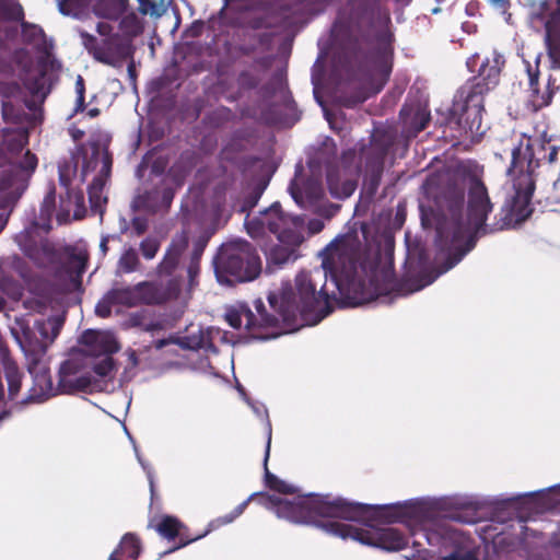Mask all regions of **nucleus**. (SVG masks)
I'll return each mask as SVG.
<instances>
[{
	"label": "nucleus",
	"mask_w": 560,
	"mask_h": 560,
	"mask_svg": "<svg viewBox=\"0 0 560 560\" xmlns=\"http://www.w3.org/2000/svg\"><path fill=\"white\" fill-rule=\"evenodd\" d=\"M261 192H262V189H260V190H258V191H256V192H255L254 197H253V198L250 199V201H249L248 207H254V206L257 203L258 199H259V198H260V196H261Z\"/></svg>",
	"instance_id": "bf43d9fd"
},
{
	"label": "nucleus",
	"mask_w": 560,
	"mask_h": 560,
	"mask_svg": "<svg viewBox=\"0 0 560 560\" xmlns=\"http://www.w3.org/2000/svg\"><path fill=\"white\" fill-rule=\"evenodd\" d=\"M22 37L24 42L33 45L37 49L45 48V34L38 25L23 23Z\"/></svg>",
	"instance_id": "c756f323"
},
{
	"label": "nucleus",
	"mask_w": 560,
	"mask_h": 560,
	"mask_svg": "<svg viewBox=\"0 0 560 560\" xmlns=\"http://www.w3.org/2000/svg\"><path fill=\"white\" fill-rule=\"evenodd\" d=\"M139 287H125L109 291V298L114 299L116 304L132 307L139 305Z\"/></svg>",
	"instance_id": "bb28decb"
},
{
	"label": "nucleus",
	"mask_w": 560,
	"mask_h": 560,
	"mask_svg": "<svg viewBox=\"0 0 560 560\" xmlns=\"http://www.w3.org/2000/svg\"><path fill=\"white\" fill-rule=\"evenodd\" d=\"M541 144L528 142L527 147L513 151V161L506 174L511 187L506 190V200L501 210V219L488 224L487 220L493 210L488 189L482 180L483 167L474 161H465L458 165L457 175L462 186L467 189L466 219L456 218L453 203L463 200V192L455 186L450 187L445 200L450 203L452 215L441 222L436 230V261L441 262L435 276H428L421 283H412L405 294L418 292L456 266L474 247L478 236L512 229L524 222L532 214L530 200L534 183L530 170L536 165L528 150L540 151ZM532 154H534L532 152Z\"/></svg>",
	"instance_id": "7ed1b4c3"
},
{
	"label": "nucleus",
	"mask_w": 560,
	"mask_h": 560,
	"mask_svg": "<svg viewBox=\"0 0 560 560\" xmlns=\"http://www.w3.org/2000/svg\"><path fill=\"white\" fill-rule=\"evenodd\" d=\"M68 201H66L61 198L60 201V211L57 213V220L61 224L66 222L70 214V208L69 205L73 203L75 207L74 209V217L78 219L81 217V212L84 211V197L81 192H71L68 191Z\"/></svg>",
	"instance_id": "a878e982"
},
{
	"label": "nucleus",
	"mask_w": 560,
	"mask_h": 560,
	"mask_svg": "<svg viewBox=\"0 0 560 560\" xmlns=\"http://www.w3.org/2000/svg\"><path fill=\"white\" fill-rule=\"evenodd\" d=\"M530 141V144H533L534 142H538L541 144V149L540 151L538 150H535V154H530V160L533 159L535 161V166L530 170V177H532V180H534V173L536 171V168L539 166L540 164V161L542 160H547L549 163H553L556 162L557 160V155H558V147L556 145H552L550 144L549 142H546L545 140H541L539 138H530V137H522L518 144L515 145L513 149H512V152L518 148H521L522 145H524V148L527 147L528 142ZM530 153L533 152L534 153V150H528ZM535 184V182H533Z\"/></svg>",
	"instance_id": "aec40b11"
},
{
	"label": "nucleus",
	"mask_w": 560,
	"mask_h": 560,
	"mask_svg": "<svg viewBox=\"0 0 560 560\" xmlns=\"http://www.w3.org/2000/svg\"><path fill=\"white\" fill-rule=\"evenodd\" d=\"M23 18V9L14 0H0V20L19 21Z\"/></svg>",
	"instance_id": "2f4dec72"
},
{
	"label": "nucleus",
	"mask_w": 560,
	"mask_h": 560,
	"mask_svg": "<svg viewBox=\"0 0 560 560\" xmlns=\"http://www.w3.org/2000/svg\"><path fill=\"white\" fill-rule=\"evenodd\" d=\"M503 66V56L493 51L491 57L482 61L478 75L462 86L455 96L452 115L462 133L472 140L485 132L482 129L483 97L498 85Z\"/></svg>",
	"instance_id": "0eeeda50"
},
{
	"label": "nucleus",
	"mask_w": 560,
	"mask_h": 560,
	"mask_svg": "<svg viewBox=\"0 0 560 560\" xmlns=\"http://www.w3.org/2000/svg\"><path fill=\"white\" fill-rule=\"evenodd\" d=\"M526 71L528 75L529 81V90H530V96H529V104L533 107V110H538L547 105L550 104L552 98V92L547 90L544 93H540L538 90V67L537 65L533 67L528 62L526 63Z\"/></svg>",
	"instance_id": "b1692460"
},
{
	"label": "nucleus",
	"mask_w": 560,
	"mask_h": 560,
	"mask_svg": "<svg viewBox=\"0 0 560 560\" xmlns=\"http://www.w3.org/2000/svg\"><path fill=\"white\" fill-rule=\"evenodd\" d=\"M256 494H252L247 500L243 501L241 504H238L230 514L223 516V517H220L218 520H215L214 522H212L210 524V526H212L214 523H218V526L219 525H222V524H229V523H232L235 518H237L240 515L243 514V512L245 511L248 502L255 497Z\"/></svg>",
	"instance_id": "c9c22d12"
},
{
	"label": "nucleus",
	"mask_w": 560,
	"mask_h": 560,
	"mask_svg": "<svg viewBox=\"0 0 560 560\" xmlns=\"http://www.w3.org/2000/svg\"><path fill=\"white\" fill-rule=\"evenodd\" d=\"M96 28L103 37L101 44L93 35L80 31L84 47L96 60L109 66H118L131 57L133 52L131 40L142 32V23L138 16L130 14L119 22V34L112 35L113 27L108 22H98Z\"/></svg>",
	"instance_id": "6e6552de"
},
{
	"label": "nucleus",
	"mask_w": 560,
	"mask_h": 560,
	"mask_svg": "<svg viewBox=\"0 0 560 560\" xmlns=\"http://www.w3.org/2000/svg\"><path fill=\"white\" fill-rule=\"evenodd\" d=\"M63 323V315L37 320L35 328L39 338L31 330L24 317H15L10 327L12 337L24 353L27 371L32 376V386L22 400L23 404H42L54 394L47 350L60 334Z\"/></svg>",
	"instance_id": "39448f33"
},
{
	"label": "nucleus",
	"mask_w": 560,
	"mask_h": 560,
	"mask_svg": "<svg viewBox=\"0 0 560 560\" xmlns=\"http://www.w3.org/2000/svg\"><path fill=\"white\" fill-rule=\"evenodd\" d=\"M141 267L137 250L129 246L125 247L118 260V269L121 272L130 273L138 271Z\"/></svg>",
	"instance_id": "c85d7f7f"
},
{
	"label": "nucleus",
	"mask_w": 560,
	"mask_h": 560,
	"mask_svg": "<svg viewBox=\"0 0 560 560\" xmlns=\"http://www.w3.org/2000/svg\"><path fill=\"white\" fill-rule=\"evenodd\" d=\"M386 152H387V148L382 149V151L380 152V161L381 162H383V159H384Z\"/></svg>",
	"instance_id": "69168bd1"
},
{
	"label": "nucleus",
	"mask_w": 560,
	"mask_h": 560,
	"mask_svg": "<svg viewBox=\"0 0 560 560\" xmlns=\"http://www.w3.org/2000/svg\"><path fill=\"white\" fill-rule=\"evenodd\" d=\"M139 11L147 15H151V16H161L164 12V7H163V3H156L155 1H152V0H141V3L139 4Z\"/></svg>",
	"instance_id": "e433bc0d"
},
{
	"label": "nucleus",
	"mask_w": 560,
	"mask_h": 560,
	"mask_svg": "<svg viewBox=\"0 0 560 560\" xmlns=\"http://www.w3.org/2000/svg\"><path fill=\"white\" fill-rule=\"evenodd\" d=\"M247 233L253 238L262 237L267 232L277 236L278 244L265 249L268 267H281L298 258V247L305 238V222L300 215H290L282 211L278 202L260 211L257 217L245 220Z\"/></svg>",
	"instance_id": "423d86ee"
},
{
	"label": "nucleus",
	"mask_w": 560,
	"mask_h": 560,
	"mask_svg": "<svg viewBox=\"0 0 560 560\" xmlns=\"http://www.w3.org/2000/svg\"><path fill=\"white\" fill-rule=\"evenodd\" d=\"M0 221L2 222V224H1V231H2L4 229V226L7 225L8 217L3 213H0Z\"/></svg>",
	"instance_id": "680f3d73"
},
{
	"label": "nucleus",
	"mask_w": 560,
	"mask_h": 560,
	"mask_svg": "<svg viewBox=\"0 0 560 560\" xmlns=\"http://www.w3.org/2000/svg\"><path fill=\"white\" fill-rule=\"evenodd\" d=\"M124 355L126 357V365L122 373V380L130 381L137 373L138 366L140 364V358L138 353L132 349L126 350Z\"/></svg>",
	"instance_id": "473e14b6"
},
{
	"label": "nucleus",
	"mask_w": 560,
	"mask_h": 560,
	"mask_svg": "<svg viewBox=\"0 0 560 560\" xmlns=\"http://www.w3.org/2000/svg\"><path fill=\"white\" fill-rule=\"evenodd\" d=\"M489 2L491 5L502 10H505L510 4V0H489Z\"/></svg>",
	"instance_id": "5fc2aeb1"
},
{
	"label": "nucleus",
	"mask_w": 560,
	"mask_h": 560,
	"mask_svg": "<svg viewBox=\"0 0 560 560\" xmlns=\"http://www.w3.org/2000/svg\"><path fill=\"white\" fill-rule=\"evenodd\" d=\"M138 287L140 304H160L177 298L182 282L179 278H173L167 281L166 285L144 281L138 283Z\"/></svg>",
	"instance_id": "dca6fc26"
},
{
	"label": "nucleus",
	"mask_w": 560,
	"mask_h": 560,
	"mask_svg": "<svg viewBox=\"0 0 560 560\" xmlns=\"http://www.w3.org/2000/svg\"><path fill=\"white\" fill-rule=\"evenodd\" d=\"M27 237L28 232L26 231L15 236L16 243L25 255L39 266L50 262L54 258V250L50 244L47 241H42L39 244H31Z\"/></svg>",
	"instance_id": "6ab92c4d"
},
{
	"label": "nucleus",
	"mask_w": 560,
	"mask_h": 560,
	"mask_svg": "<svg viewBox=\"0 0 560 560\" xmlns=\"http://www.w3.org/2000/svg\"><path fill=\"white\" fill-rule=\"evenodd\" d=\"M184 525L174 516L165 515L160 518L154 529L164 538L172 540L178 536Z\"/></svg>",
	"instance_id": "cd10ccee"
},
{
	"label": "nucleus",
	"mask_w": 560,
	"mask_h": 560,
	"mask_svg": "<svg viewBox=\"0 0 560 560\" xmlns=\"http://www.w3.org/2000/svg\"><path fill=\"white\" fill-rule=\"evenodd\" d=\"M56 203V188L54 183H49L47 186L46 195L40 203L39 217L33 224L44 231L50 230L51 218L55 212Z\"/></svg>",
	"instance_id": "393cba45"
},
{
	"label": "nucleus",
	"mask_w": 560,
	"mask_h": 560,
	"mask_svg": "<svg viewBox=\"0 0 560 560\" xmlns=\"http://www.w3.org/2000/svg\"><path fill=\"white\" fill-rule=\"evenodd\" d=\"M84 93H85V86H84V80L81 75L77 77L75 80V112H82L84 109Z\"/></svg>",
	"instance_id": "ea45409f"
},
{
	"label": "nucleus",
	"mask_w": 560,
	"mask_h": 560,
	"mask_svg": "<svg viewBox=\"0 0 560 560\" xmlns=\"http://www.w3.org/2000/svg\"><path fill=\"white\" fill-rule=\"evenodd\" d=\"M116 305V302L114 299L109 298V292L104 295V298L96 304L95 306V313L96 315L105 318L110 315L112 306Z\"/></svg>",
	"instance_id": "4c0bfd02"
},
{
	"label": "nucleus",
	"mask_w": 560,
	"mask_h": 560,
	"mask_svg": "<svg viewBox=\"0 0 560 560\" xmlns=\"http://www.w3.org/2000/svg\"><path fill=\"white\" fill-rule=\"evenodd\" d=\"M110 235H103L100 243V249L102 254L105 256L108 250V242L110 240Z\"/></svg>",
	"instance_id": "864d4df0"
},
{
	"label": "nucleus",
	"mask_w": 560,
	"mask_h": 560,
	"mask_svg": "<svg viewBox=\"0 0 560 560\" xmlns=\"http://www.w3.org/2000/svg\"><path fill=\"white\" fill-rule=\"evenodd\" d=\"M327 185L331 196L337 199L350 197L357 188L354 179L346 177L335 167H330L327 172Z\"/></svg>",
	"instance_id": "412c9836"
},
{
	"label": "nucleus",
	"mask_w": 560,
	"mask_h": 560,
	"mask_svg": "<svg viewBox=\"0 0 560 560\" xmlns=\"http://www.w3.org/2000/svg\"><path fill=\"white\" fill-rule=\"evenodd\" d=\"M142 314L141 313H133L130 315L129 319H128V323L130 326H140L141 325V319H142Z\"/></svg>",
	"instance_id": "603ef678"
},
{
	"label": "nucleus",
	"mask_w": 560,
	"mask_h": 560,
	"mask_svg": "<svg viewBox=\"0 0 560 560\" xmlns=\"http://www.w3.org/2000/svg\"><path fill=\"white\" fill-rule=\"evenodd\" d=\"M137 457H138V460L139 463L141 464L142 468L144 469V471L147 472V476H148V479H149V483H150V488H151V492H153V488H154V480H153V471H152V468L147 464L144 463L140 455L137 453Z\"/></svg>",
	"instance_id": "8fccbe9b"
},
{
	"label": "nucleus",
	"mask_w": 560,
	"mask_h": 560,
	"mask_svg": "<svg viewBox=\"0 0 560 560\" xmlns=\"http://www.w3.org/2000/svg\"><path fill=\"white\" fill-rule=\"evenodd\" d=\"M225 340V332L218 327L190 324L176 342L170 339H160L153 342L156 350L176 343L184 349L203 350L207 353H217V343Z\"/></svg>",
	"instance_id": "f8f14e48"
},
{
	"label": "nucleus",
	"mask_w": 560,
	"mask_h": 560,
	"mask_svg": "<svg viewBox=\"0 0 560 560\" xmlns=\"http://www.w3.org/2000/svg\"><path fill=\"white\" fill-rule=\"evenodd\" d=\"M18 137H19V139H18V143H16V148L22 149L24 147L25 137L23 135H19Z\"/></svg>",
	"instance_id": "052dcab7"
},
{
	"label": "nucleus",
	"mask_w": 560,
	"mask_h": 560,
	"mask_svg": "<svg viewBox=\"0 0 560 560\" xmlns=\"http://www.w3.org/2000/svg\"><path fill=\"white\" fill-rule=\"evenodd\" d=\"M92 386V376L79 357L66 360L58 372V385L54 387V397L58 394H73Z\"/></svg>",
	"instance_id": "4468645a"
},
{
	"label": "nucleus",
	"mask_w": 560,
	"mask_h": 560,
	"mask_svg": "<svg viewBox=\"0 0 560 560\" xmlns=\"http://www.w3.org/2000/svg\"><path fill=\"white\" fill-rule=\"evenodd\" d=\"M5 306V301L4 299L0 295V311H2Z\"/></svg>",
	"instance_id": "338daca9"
},
{
	"label": "nucleus",
	"mask_w": 560,
	"mask_h": 560,
	"mask_svg": "<svg viewBox=\"0 0 560 560\" xmlns=\"http://www.w3.org/2000/svg\"><path fill=\"white\" fill-rule=\"evenodd\" d=\"M209 532H210V529H209V530H207L203 535H200V536H198V537H196V538H194V539L182 541L177 547H175V548H173V549H171V550H168V551H165L163 555L171 553V552H173V551H175V550H177V549H179V548H182V547H185V546H186V545H188L189 542H191V541H194V540H196V539H199V538L203 537V536H205L206 534H208Z\"/></svg>",
	"instance_id": "6e6d98bb"
},
{
	"label": "nucleus",
	"mask_w": 560,
	"mask_h": 560,
	"mask_svg": "<svg viewBox=\"0 0 560 560\" xmlns=\"http://www.w3.org/2000/svg\"><path fill=\"white\" fill-rule=\"evenodd\" d=\"M301 168L302 166L298 165L296 172ZM289 192L299 207L313 212H322L325 191L318 178H310L301 186L299 174L295 173V177L289 186Z\"/></svg>",
	"instance_id": "2eb2a0df"
},
{
	"label": "nucleus",
	"mask_w": 560,
	"mask_h": 560,
	"mask_svg": "<svg viewBox=\"0 0 560 560\" xmlns=\"http://www.w3.org/2000/svg\"><path fill=\"white\" fill-rule=\"evenodd\" d=\"M21 94V86L13 81H0V95L3 97L2 105L7 106L9 100L15 98Z\"/></svg>",
	"instance_id": "f704fd0d"
},
{
	"label": "nucleus",
	"mask_w": 560,
	"mask_h": 560,
	"mask_svg": "<svg viewBox=\"0 0 560 560\" xmlns=\"http://www.w3.org/2000/svg\"><path fill=\"white\" fill-rule=\"evenodd\" d=\"M188 241L189 236L186 230H183L182 232L174 235L162 261L159 264L156 268V272L160 278H177L176 276H174V272L178 267L182 254L188 246Z\"/></svg>",
	"instance_id": "f3484780"
},
{
	"label": "nucleus",
	"mask_w": 560,
	"mask_h": 560,
	"mask_svg": "<svg viewBox=\"0 0 560 560\" xmlns=\"http://www.w3.org/2000/svg\"><path fill=\"white\" fill-rule=\"evenodd\" d=\"M477 59H478V55H472L470 58L467 59V68L470 70V71H474V68L477 66Z\"/></svg>",
	"instance_id": "13d9d810"
},
{
	"label": "nucleus",
	"mask_w": 560,
	"mask_h": 560,
	"mask_svg": "<svg viewBox=\"0 0 560 560\" xmlns=\"http://www.w3.org/2000/svg\"><path fill=\"white\" fill-rule=\"evenodd\" d=\"M160 246H161V244H160V241L158 237H154V236L145 237L140 243V252H141L142 257L147 260L153 259L156 256V254L160 249Z\"/></svg>",
	"instance_id": "72a5a7b5"
},
{
	"label": "nucleus",
	"mask_w": 560,
	"mask_h": 560,
	"mask_svg": "<svg viewBox=\"0 0 560 560\" xmlns=\"http://www.w3.org/2000/svg\"><path fill=\"white\" fill-rule=\"evenodd\" d=\"M268 440L265 452V482L278 492L264 494L258 502L273 512L279 518L296 524H311L327 533L351 538L363 545L397 551L408 546V538L397 528L380 526L381 521L400 522L415 537L413 545L421 546L424 539L430 546L454 550L443 555V560H478V552L467 544L466 537L455 529L450 520L432 517L427 505L420 501L393 505H366L349 503L343 499L329 495L301 494L298 489L280 480L268 470L270 453L271 424L267 419Z\"/></svg>",
	"instance_id": "f03ea898"
},
{
	"label": "nucleus",
	"mask_w": 560,
	"mask_h": 560,
	"mask_svg": "<svg viewBox=\"0 0 560 560\" xmlns=\"http://www.w3.org/2000/svg\"><path fill=\"white\" fill-rule=\"evenodd\" d=\"M323 271H301L294 289L282 283L268 295L275 314H267L264 302H254V313L245 303L226 311L233 328L244 327L254 339L268 340L316 325L326 317L329 299L339 295L351 305H360L382 295L393 287L394 269L389 256L378 247H363L358 233L337 235L318 254Z\"/></svg>",
	"instance_id": "f257e3e1"
},
{
	"label": "nucleus",
	"mask_w": 560,
	"mask_h": 560,
	"mask_svg": "<svg viewBox=\"0 0 560 560\" xmlns=\"http://www.w3.org/2000/svg\"><path fill=\"white\" fill-rule=\"evenodd\" d=\"M82 351L93 358H101L93 366L94 372L102 377L108 376L114 363L112 354L119 349L118 341L110 331L86 330L81 336Z\"/></svg>",
	"instance_id": "9b49d317"
},
{
	"label": "nucleus",
	"mask_w": 560,
	"mask_h": 560,
	"mask_svg": "<svg viewBox=\"0 0 560 560\" xmlns=\"http://www.w3.org/2000/svg\"><path fill=\"white\" fill-rule=\"evenodd\" d=\"M148 229V221L144 218L136 217L131 223V235L140 236Z\"/></svg>",
	"instance_id": "c03bdc74"
},
{
	"label": "nucleus",
	"mask_w": 560,
	"mask_h": 560,
	"mask_svg": "<svg viewBox=\"0 0 560 560\" xmlns=\"http://www.w3.org/2000/svg\"><path fill=\"white\" fill-rule=\"evenodd\" d=\"M250 406L257 416L267 418V410L264 406H254L253 404Z\"/></svg>",
	"instance_id": "4d7b16f0"
},
{
	"label": "nucleus",
	"mask_w": 560,
	"mask_h": 560,
	"mask_svg": "<svg viewBox=\"0 0 560 560\" xmlns=\"http://www.w3.org/2000/svg\"><path fill=\"white\" fill-rule=\"evenodd\" d=\"M361 234L362 236L365 238L366 237V234H368V225L366 224H363L361 226Z\"/></svg>",
	"instance_id": "e2e57ef3"
},
{
	"label": "nucleus",
	"mask_w": 560,
	"mask_h": 560,
	"mask_svg": "<svg viewBox=\"0 0 560 560\" xmlns=\"http://www.w3.org/2000/svg\"><path fill=\"white\" fill-rule=\"evenodd\" d=\"M213 265L218 281L229 285L234 282L252 281L261 271L260 258L255 248L241 238L224 243Z\"/></svg>",
	"instance_id": "1a4fd4ad"
},
{
	"label": "nucleus",
	"mask_w": 560,
	"mask_h": 560,
	"mask_svg": "<svg viewBox=\"0 0 560 560\" xmlns=\"http://www.w3.org/2000/svg\"><path fill=\"white\" fill-rule=\"evenodd\" d=\"M58 173H59L60 184L62 186H68L69 180H70V173H71L70 163H67V162L65 164L59 163Z\"/></svg>",
	"instance_id": "de8ad7c7"
},
{
	"label": "nucleus",
	"mask_w": 560,
	"mask_h": 560,
	"mask_svg": "<svg viewBox=\"0 0 560 560\" xmlns=\"http://www.w3.org/2000/svg\"><path fill=\"white\" fill-rule=\"evenodd\" d=\"M160 189L155 188L153 190L147 191L143 195H140L136 198L135 203L138 208L143 209L149 212H156L160 210Z\"/></svg>",
	"instance_id": "7c9ffc66"
},
{
	"label": "nucleus",
	"mask_w": 560,
	"mask_h": 560,
	"mask_svg": "<svg viewBox=\"0 0 560 560\" xmlns=\"http://www.w3.org/2000/svg\"><path fill=\"white\" fill-rule=\"evenodd\" d=\"M173 198H174V191L172 188L167 187V188H163L162 190H160V198H159L160 210L167 209L171 206Z\"/></svg>",
	"instance_id": "a18cd8bd"
},
{
	"label": "nucleus",
	"mask_w": 560,
	"mask_h": 560,
	"mask_svg": "<svg viewBox=\"0 0 560 560\" xmlns=\"http://www.w3.org/2000/svg\"><path fill=\"white\" fill-rule=\"evenodd\" d=\"M32 90L33 93H39L40 92V89L38 86H35V88H30Z\"/></svg>",
	"instance_id": "774afa93"
},
{
	"label": "nucleus",
	"mask_w": 560,
	"mask_h": 560,
	"mask_svg": "<svg viewBox=\"0 0 560 560\" xmlns=\"http://www.w3.org/2000/svg\"><path fill=\"white\" fill-rule=\"evenodd\" d=\"M63 15L82 19L90 10L102 19L116 21L126 10L127 0H55Z\"/></svg>",
	"instance_id": "ddd939ff"
},
{
	"label": "nucleus",
	"mask_w": 560,
	"mask_h": 560,
	"mask_svg": "<svg viewBox=\"0 0 560 560\" xmlns=\"http://www.w3.org/2000/svg\"><path fill=\"white\" fill-rule=\"evenodd\" d=\"M21 179L20 173L15 172L0 180V209L11 208L20 198Z\"/></svg>",
	"instance_id": "5701e85b"
},
{
	"label": "nucleus",
	"mask_w": 560,
	"mask_h": 560,
	"mask_svg": "<svg viewBox=\"0 0 560 560\" xmlns=\"http://www.w3.org/2000/svg\"><path fill=\"white\" fill-rule=\"evenodd\" d=\"M23 306L30 312L42 314L46 310V302L43 298L31 296L23 301Z\"/></svg>",
	"instance_id": "58836bf2"
},
{
	"label": "nucleus",
	"mask_w": 560,
	"mask_h": 560,
	"mask_svg": "<svg viewBox=\"0 0 560 560\" xmlns=\"http://www.w3.org/2000/svg\"><path fill=\"white\" fill-rule=\"evenodd\" d=\"M322 69H323V63L320 62V60L318 58L316 60V62L314 63L313 69H312V82H313V84L315 86L317 85V81L319 80V77H320V73H322ZM314 95H315V98H316L317 103L320 106H323V103H322V101L319 100V97L317 95L316 88L314 89Z\"/></svg>",
	"instance_id": "49530a36"
},
{
	"label": "nucleus",
	"mask_w": 560,
	"mask_h": 560,
	"mask_svg": "<svg viewBox=\"0 0 560 560\" xmlns=\"http://www.w3.org/2000/svg\"><path fill=\"white\" fill-rule=\"evenodd\" d=\"M79 164H81V180L86 182L90 177L92 180L88 186L91 210L102 218L104 206L107 202L104 188L112 170V156L107 147L95 141L89 142L82 148L81 153L75 156V167Z\"/></svg>",
	"instance_id": "9d476101"
},
{
	"label": "nucleus",
	"mask_w": 560,
	"mask_h": 560,
	"mask_svg": "<svg viewBox=\"0 0 560 560\" xmlns=\"http://www.w3.org/2000/svg\"><path fill=\"white\" fill-rule=\"evenodd\" d=\"M209 237L205 234L198 236L194 241V247L191 253V258L194 259H200L207 244H208Z\"/></svg>",
	"instance_id": "a19ab883"
},
{
	"label": "nucleus",
	"mask_w": 560,
	"mask_h": 560,
	"mask_svg": "<svg viewBox=\"0 0 560 560\" xmlns=\"http://www.w3.org/2000/svg\"><path fill=\"white\" fill-rule=\"evenodd\" d=\"M142 552V542L133 533L125 534L108 560H137Z\"/></svg>",
	"instance_id": "4be33fe9"
},
{
	"label": "nucleus",
	"mask_w": 560,
	"mask_h": 560,
	"mask_svg": "<svg viewBox=\"0 0 560 560\" xmlns=\"http://www.w3.org/2000/svg\"><path fill=\"white\" fill-rule=\"evenodd\" d=\"M97 114H98V109H97V108H93V109H90V110H89V115H90L91 117H95Z\"/></svg>",
	"instance_id": "0e129e2a"
},
{
	"label": "nucleus",
	"mask_w": 560,
	"mask_h": 560,
	"mask_svg": "<svg viewBox=\"0 0 560 560\" xmlns=\"http://www.w3.org/2000/svg\"><path fill=\"white\" fill-rule=\"evenodd\" d=\"M324 229V222L320 219H312L307 223L308 234H317Z\"/></svg>",
	"instance_id": "09e8293b"
},
{
	"label": "nucleus",
	"mask_w": 560,
	"mask_h": 560,
	"mask_svg": "<svg viewBox=\"0 0 560 560\" xmlns=\"http://www.w3.org/2000/svg\"><path fill=\"white\" fill-rule=\"evenodd\" d=\"M450 520H452V521H456V522H459V523H467V524H469V523H474V522H475V518H474V517H466V516H463V515L457 514V513H456V514H455V513H454V514H452V515L450 516Z\"/></svg>",
	"instance_id": "3c124183"
},
{
	"label": "nucleus",
	"mask_w": 560,
	"mask_h": 560,
	"mask_svg": "<svg viewBox=\"0 0 560 560\" xmlns=\"http://www.w3.org/2000/svg\"><path fill=\"white\" fill-rule=\"evenodd\" d=\"M199 275V259L190 258V262L187 267V276L189 281V289H192L196 285V278Z\"/></svg>",
	"instance_id": "79ce46f5"
},
{
	"label": "nucleus",
	"mask_w": 560,
	"mask_h": 560,
	"mask_svg": "<svg viewBox=\"0 0 560 560\" xmlns=\"http://www.w3.org/2000/svg\"><path fill=\"white\" fill-rule=\"evenodd\" d=\"M532 24H540L545 28V39L551 51L560 54V5L545 15L544 12L534 13L530 18Z\"/></svg>",
	"instance_id": "a211bd4d"
},
{
	"label": "nucleus",
	"mask_w": 560,
	"mask_h": 560,
	"mask_svg": "<svg viewBox=\"0 0 560 560\" xmlns=\"http://www.w3.org/2000/svg\"><path fill=\"white\" fill-rule=\"evenodd\" d=\"M37 166V158L30 151H26L19 167L25 172H33Z\"/></svg>",
	"instance_id": "37998d69"
},
{
	"label": "nucleus",
	"mask_w": 560,
	"mask_h": 560,
	"mask_svg": "<svg viewBox=\"0 0 560 560\" xmlns=\"http://www.w3.org/2000/svg\"><path fill=\"white\" fill-rule=\"evenodd\" d=\"M389 23L388 10L380 7L377 16L361 18L360 34L349 32L340 22L331 28L334 43L341 45L347 55L343 66L347 80L358 82V86L369 93L380 92L392 72Z\"/></svg>",
	"instance_id": "20e7f679"
}]
</instances>
